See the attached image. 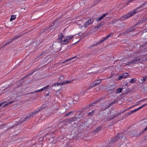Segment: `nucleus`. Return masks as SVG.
I'll use <instances>...</instances> for the list:
<instances>
[{
  "label": "nucleus",
  "instance_id": "obj_1",
  "mask_svg": "<svg viewBox=\"0 0 147 147\" xmlns=\"http://www.w3.org/2000/svg\"><path fill=\"white\" fill-rule=\"evenodd\" d=\"M145 5V3H144L140 6L137 7L136 9H134L132 11L129 12L128 14H126L122 16L120 18V20H123L132 16L134 15L138 12L139 11H141L142 9H138L141 7H142Z\"/></svg>",
  "mask_w": 147,
  "mask_h": 147
},
{
  "label": "nucleus",
  "instance_id": "obj_2",
  "mask_svg": "<svg viewBox=\"0 0 147 147\" xmlns=\"http://www.w3.org/2000/svg\"><path fill=\"white\" fill-rule=\"evenodd\" d=\"M123 138V136L122 134H119L117 136L114 138H112L111 139L109 143L110 144H114V143L117 142L118 141H120L121 138Z\"/></svg>",
  "mask_w": 147,
  "mask_h": 147
},
{
  "label": "nucleus",
  "instance_id": "obj_3",
  "mask_svg": "<svg viewBox=\"0 0 147 147\" xmlns=\"http://www.w3.org/2000/svg\"><path fill=\"white\" fill-rule=\"evenodd\" d=\"M64 36L62 33L59 34L57 40V42H60L62 44L65 45L63 42L64 38Z\"/></svg>",
  "mask_w": 147,
  "mask_h": 147
},
{
  "label": "nucleus",
  "instance_id": "obj_4",
  "mask_svg": "<svg viewBox=\"0 0 147 147\" xmlns=\"http://www.w3.org/2000/svg\"><path fill=\"white\" fill-rule=\"evenodd\" d=\"M83 113L81 111H78L77 113V115L76 117H73L70 120L71 121H74L77 120L79 118H82L83 117Z\"/></svg>",
  "mask_w": 147,
  "mask_h": 147
},
{
  "label": "nucleus",
  "instance_id": "obj_5",
  "mask_svg": "<svg viewBox=\"0 0 147 147\" xmlns=\"http://www.w3.org/2000/svg\"><path fill=\"white\" fill-rule=\"evenodd\" d=\"M46 106L45 105H43L40 108H37L32 113L33 115L37 113L39 111H42L43 109H46Z\"/></svg>",
  "mask_w": 147,
  "mask_h": 147
},
{
  "label": "nucleus",
  "instance_id": "obj_6",
  "mask_svg": "<svg viewBox=\"0 0 147 147\" xmlns=\"http://www.w3.org/2000/svg\"><path fill=\"white\" fill-rule=\"evenodd\" d=\"M46 106L45 105H43L40 108H37L32 113L33 115L37 113L39 111H42L43 109H46Z\"/></svg>",
  "mask_w": 147,
  "mask_h": 147
},
{
  "label": "nucleus",
  "instance_id": "obj_7",
  "mask_svg": "<svg viewBox=\"0 0 147 147\" xmlns=\"http://www.w3.org/2000/svg\"><path fill=\"white\" fill-rule=\"evenodd\" d=\"M75 35H70L66 36L64 38L63 42H65V45L67 44L73 38Z\"/></svg>",
  "mask_w": 147,
  "mask_h": 147
},
{
  "label": "nucleus",
  "instance_id": "obj_8",
  "mask_svg": "<svg viewBox=\"0 0 147 147\" xmlns=\"http://www.w3.org/2000/svg\"><path fill=\"white\" fill-rule=\"evenodd\" d=\"M140 59H136L134 60H132L131 61H128L127 63H126L125 65H131L135 64L138 63Z\"/></svg>",
  "mask_w": 147,
  "mask_h": 147
},
{
  "label": "nucleus",
  "instance_id": "obj_9",
  "mask_svg": "<svg viewBox=\"0 0 147 147\" xmlns=\"http://www.w3.org/2000/svg\"><path fill=\"white\" fill-rule=\"evenodd\" d=\"M113 34L112 33H111L107 35L105 38H103L101 40H100L99 41H98V43L96 44L95 45H97L98 44H99L100 43L102 42L105 40H107L108 38H109L110 37H111L113 36ZM95 46V45H93V46Z\"/></svg>",
  "mask_w": 147,
  "mask_h": 147
},
{
  "label": "nucleus",
  "instance_id": "obj_10",
  "mask_svg": "<svg viewBox=\"0 0 147 147\" xmlns=\"http://www.w3.org/2000/svg\"><path fill=\"white\" fill-rule=\"evenodd\" d=\"M113 34L112 33H111L107 35L105 38H103L101 40H100L99 41H98V43L96 44L95 45H97L98 44H99L100 43L102 42L105 40H107L108 38H109L110 37H111L113 36ZM95 46V45H93V46Z\"/></svg>",
  "mask_w": 147,
  "mask_h": 147
},
{
  "label": "nucleus",
  "instance_id": "obj_11",
  "mask_svg": "<svg viewBox=\"0 0 147 147\" xmlns=\"http://www.w3.org/2000/svg\"><path fill=\"white\" fill-rule=\"evenodd\" d=\"M93 22V20L92 19H90L87 22H85L84 24V27L85 28L87 27L88 25L92 24Z\"/></svg>",
  "mask_w": 147,
  "mask_h": 147
},
{
  "label": "nucleus",
  "instance_id": "obj_12",
  "mask_svg": "<svg viewBox=\"0 0 147 147\" xmlns=\"http://www.w3.org/2000/svg\"><path fill=\"white\" fill-rule=\"evenodd\" d=\"M71 82V81L66 80L64 82L60 83H57L54 84V86H59V85H63L65 84H69Z\"/></svg>",
  "mask_w": 147,
  "mask_h": 147
},
{
  "label": "nucleus",
  "instance_id": "obj_13",
  "mask_svg": "<svg viewBox=\"0 0 147 147\" xmlns=\"http://www.w3.org/2000/svg\"><path fill=\"white\" fill-rule=\"evenodd\" d=\"M49 86L48 85L44 87L43 88H41L40 89L34 91V92H32L30 93H29V94H33L34 93H36L38 92H39L40 91H42L45 90V89H47L48 87H49Z\"/></svg>",
  "mask_w": 147,
  "mask_h": 147
},
{
  "label": "nucleus",
  "instance_id": "obj_14",
  "mask_svg": "<svg viewBox=\"0 0 147 147\" xmlns=\"http://www.w3.org/2000/svg\"><path fill=\"white\" fill-rule=\"evenodd\" d=\"M135 57V56H133L132 55H129L125 57L123 59V61H124L125 62L127 61H129L131 60L132 58Z\"/></svg>",
  "mask_w": 147,
  "mask_h": 147
},
{
  "label": "nucleus",
  "instance_id": "obj_15",
  "mask_svg": "<svg viewBox=\"0 0 147 147\" xmlns=\"http://www.w3.org/2000/svg\"><path fill=\"white\" fill-rule=\"evenodd\" d=\"M33 115L32 114V113L28 114L26 117L24 118V120L23 121H22V122H24L26 120L29 119L31 118V117Z\"/></svg>",
  "mask_w": 147,
  "mask_h": 147
},
{
  "label": "nucleus",
  "instance_id": "obj_16",
  "mask_svg": "<svg viewBox=\"0 0 147 147\" xmlns=\"http://www.w3.org/2000/svg\"><path fill=\"white\" fill-rule=\"evenodd\" d=\"M108 13H107L105 14H103L102 16L100 17L97 18L96 19V21L97 22H98L100 20H102L105 16H106L107 15H108Z\"/></svg>",
  "mask_w": 147,
  "mask_h": 147
},
{
  "label": "nucleus",
  "instance_id": "obj_17",
  "mask_svg": "<svg viewBox=\"0 0 147 147\" xmlns=\"http://www.w3.org/2000/svg\"><path fill=\"white\" fill-rule=\"evenodd\" d=\"M147 78L146 76H145L144 77H142L140 79H139L138 81L140 83H142L144 82Z\"/></svg>",
  "mask_w": 147,
  "mask_h": 147
},
{
  "label": "nucleus",
  "instance_id": "obj_18",
  "mask_svg": "<svg viewBox=\"0 0 147 147\" xmlns=\"http://www.w3.org/2000/svg\"><path fill=\"white\" fill-rule=\"evenodd\" d=\"M103 80V79H101L98 80H97L96 82L94 83L93 84V85L92 86H91V88H92L94 87L95 86L98 85V84H100V82H101V81Z\"/></svg>",
  "mask_w": 147,
  "mask_h": 147
},
{
  "label": "nucleus",
  "instance_id": "obj_19",
  "mask_svg": "<svg viewBox=\"0 0 147 147\" xmlns=\"http://www.w3.org/2000/svg\"><path fill=\"white\" fill-rule=\"evenodd\" d=\"M79 100V96L78 95H75L74 96L73 101H78Z\"/></svg>",
  "mask_w": 147,
  "mask_h": 147
},
{
  "label": "nucleus",
  "instance_id": "obj_20",
  "mask_svg": "<svg viewBox=\"0 0 147 147\" xmlns=\"http://www.w3.org/2000/svg\"><path fill=\"white\" fill-rule=\"evenodd\" d=\"M123 88H118L116 91L115 92L117 93H119L121 92Z\"/></svg>",
  "mask_w": 147,
  "mask_h": 147
},
{
  "label": "nucleus",
  "instance_id": "obj_21",
  "mask_svg": "<svg viewBox=\"0 0 147 147\" xmlns=\"http://www.w3.org/2000/svg\"><path fill=\"white\" fill-rule=\"evenodd\" d=\"M122 76L124 78H125L128 77L129 75L128 73H124Z\"/></svg>",
  "mask_w": 147,
  "mask_h": 147
},
{
  "label": "nucleus",
  "instance_id": "obj_22",
  "mask_svg": "<svg viewBox=\"0 0 147 147\" xmlns=\"http://www.w3.org/2000/svg\"><path fill=\"white\" fill-rule=\"evenodd\" d=\"M137 81V80L135 78H134L133 79H131L130 81H129V82L130 83H135V82Z\"/></svg>",
  "mask_w": 147,
  "mask_h": 147
},
{
  "label": "nucleus",
  "instance_id": "obj_23",
  "mask_svg": "<svg viewBox=\"0 0 147 147\" xmlns=\"http://www.w3.org/2000/svg\"><path fill=\"white\" fill-rule=\"evenodd\" d=\"M13 102V101H11L7 102L3 106V107H5L6 106L12 104Z\"/></svg>",
  "mask_w": 147,
  "mask_h": 147
},
{
  "label": "nucleus",
  "instance_id": "obj_24",
  "mask_svg": "<svg viewBox=\"0 0 147 147\" xmlns=\"http://www.w3.org/2000/svg\"><path fill=\"white\" fill-rule=\"evenodd\" d=\"M16 18V16L15 15H12L11 16L10 19V21L14 20Z\"/></svg>",
  "mask_w": 147,
  "mask_h": 147
},
{
  "label": "nucleus",
  "instance_id": "obj_25",
  "mask_svg": "<svg viewBox=\"0 0 147 147\" xmlns=\"http://www.w3.org/2000/svg\"><path fill=\"white\" fill-rule=\"evenodd\" d=\"M135 30V29H133L132 28H130L129 29L127 30V31L125 32V33H128L130 32H132L133 30Z\"/></svg>",
  "mask_w": 147,
  "mask_h": 147
},
{
  "label": "nucleus",
  "instance_id": "obj_26",
  "mask_svg": "<svg viewBox=\"0 0 147 147\" xmlns=\"http://www.w3.org/2000/svg\"><path fill=\"white\" fill-rule=\"evenodd\" d=\"M94 110H93L91 112H89L88 114L89 116H92L94 114Z\"/></svg>",
  "mask_w": 147,
  "mask_h": 147
},
{
  "label": "nucleus",
  "instance_id": "obj_27",
  "mask_svg": "<svg viewBox=\"0 0 147 147\" xmlns=\"http://www.w3.org/2000/svg\"><path fill=\"white\" fill-rule=\"evenodd\" d=\"M100 127H98L96 128L94 132H97L99 130H100Z\"/></svg>",
  "mask_w": 147,
  "mask_h": 147
},
{
  "label": "nucleus",
  "instance_id": "obj_28",
  "mask_svg": "<svg viewBox=\"0 0 147 147\" xmlns=\"http://www.w3.org/2000/svg\"><path fill=\"white\" fill-rule=\"evenodd\" d=\"M147 105V104H144L142 105L140 107H138V108L139 109H139H142V108L143 107H144V106H145Z\"/></svg>",
  "mask_w": 147,
  "mask_h": 147
},
{
  "label": "nucleus",
  "instance_id": "obj_29",
  "mask_svg": "<svg viewBox=\"0 0 147 147\" xmlns=\"http://www.w3.org/2000/svg\"><path fill=\"white\" fill-rule=\"evenodd\" d=\"M147 105V104H144L142 105L140 107H138V108L139 109H139H142V108L143 107H144V106H145Z\"/></svg>",
  "mask_w": 147,
  "mask_h": 147
},
{
  "label": "nucleus",
  "instance_id": "obj_30",
  "mask_svg": "<svg viewBox=\"0 0 147 147\" xmlns=\"http://www.w3.org/2000/svg\"><path fill=\"white\" fill-rule=\"evenodd\" d=\"M73 112V111H70L68 112L67 113H66V114H65V117L67 116H68L69 114L71 113H72Z\"/></svg>",
  "mask_w": 147,
  "mask_h": 147
},
{
  "label": "nucleus",
  "instance_id": "obj_31",
  "mask_svg": "<svg viewBox=\"0 0 147 147\" xmlns=\"http://www.w3.org/2000/svg\"><path fill=\"white\" fill-rule=\"evenodd\" d=\"M76 56H75V57H72V58H70V59H67V60L65 61V62L69 61H70V60H72V59H74V58H76Z\"/></svg>",
  "mask_w": 147,
  "mask_h": 147
},
{
  "label": "nucleus",
  "instance_id": "obj_32",
  "mask_svg": "<svg viewBox=\"0 0 147 147\" xmlns=\"http://www.w3.org/2000/svg\"><path fill=\"white\" fill-rule=\"evenodd\" d=\"M21 36V35H19V36H16L14 38H13L12 40H14V39H17L18 38H19V37H20Z\"/></svg>",
  "mask_w": 147,
  "mask_h": 147
},
{
  "label": "nucleus",
  "instance_id": "obj_33",
  "mask_svg": "<svg viewBox=\"0 0 147 147\" xmlns=\"http://www.w3.org/2000/svg\"><path fill=\"white\" fill-rule=\"evenodd\" d=\"M123 78H124L123 77V76L121 75V76H119V80H121Z\"/></svg>",
  "mask_w": 147,
  "mask_h": 147
},
{
  "label": "nucleus",
  "instance_id": "obj_34",
  "mask_svg": "<svg viewBox=\"0 0 147 147\" xmlns=\"http://www.w3.org/2000/svg\"><path fill=\"white\" fill-rule=\"evenodd\" d=\"M102 25V24H99L96 27L97 28H99Z\"/></svg>",
  "mask_w": 147,
  "mask_h": 147
},
{
  "label": "nucleus",
  "instance_id": "obj_35",
  "mask_svg": "<svg viewBox=\"0 0 147 147\" xmlns=\"http://www.w3.org/2000/svg\"><path fill=\"white\" fill-rule=\"evenodd\" d=\"M35 71H36V70H34L32 71V72L30 73L29 74H28V76L32 75L34 72H35Z\"/></svg>",
  "mask_w": 147,
  "mask_h": 147
},
{
  "label": "nucleus",
  "instance_id": "obj_36",
  "mask_svg": "<svg viewBox=\"0 0 147 147\" xmlns=\"http://www.w3.org/2000/svg\"><path fill=\"white\" fill-rule=\"evenodd\" d=\"M60 80H62L63 79V75H60Z\"/></svg>",
  "mask_w": 147,
  "mask_h": 147
},
{
  "label": "nucleus",
  "instance_id": "obj_37",
  "mask_svg": "<svg viewBox=\"0 0 147 147\" xmlns=\"http://www.w3.org/2000/svg\"><path fill=\"white\" fill-rule=\"evenodd\" d=\"M138 110H139V109H138V108L136 109H134V110H133L134 111V112L137 111H138Z\"/></svg>",
  "mask_w": 147,
  "mask_h": 147
},
{
  "label": "nucleus",
  "instance_id": "obj_38",
  "mask_svg": "<svg viewBox=\"0 0 147 147\" xmlns=\"http://www.w3.org/2000/svg\"><path fill=\"white\" fill-rule=\"evenodd\" d=\"M133 0H129L128 2L127 3L126 5L129 4V3L131 2Z\"/></svg>",
  "mask_w": 147,
  "mask_h": 147
},
{
  "label": "nucleus",
  "instance_id": "obj_39",
  "mask_svg": "<svg viewBox=\"0 0 147 147\" xmlns=\"http://www.w3.org/2000/svg\"><path fill=\"white\" fill-rule=\"evenodd\" d=\"M147 130V126L143 130V131L142 132V133H143L144 132L146 131Z\"/></svg>",
  "mask_w": 147,
  "mask_h": 147
},
{
  "label": "nucleus",
  "instance_id": "obj_40",
  "mask_svg": "<svg viewBox=\"0 0 147 147\" xmlns=\"http://www.w3.org/2000/svg\"><path fill=\"white\" fill-rule=\"evenodd\" d=\"M112 104V103L111 102L110 103L108 106L107 107V108H108L109 107L110 105H111Z\"/></svg>",
  "mask_w": 147,
  "mask_h": 147
},
{
  "label": "nucleus",
  "instance_id": "obj_41",
  "mask_svg": "<svg viewBox=\"0 0 147 147\" xmlns=\"http://www.w3.org/2000/svg\"><path fill=\"white\" fill-rule=\"evenodd\" d=\"M100 100V99L98 100H97L96 101H95L94 102H93V104H94L96 103L97 102L99 101Z\"/></svg>",
  "mask_w": 147,
  "mask_h": 147
},
{
  "label": "nucleus",
  "instance_id": "obj_42",
  "mask_svg": "<svg viewBox=\"0 0 147 147\" xmlns=\"http://www.w3.org/2000/svg\"><path fill=\"white\" fill-rule=\"evenodd\" d=\"M130 112V113H131V114L133 113H134V112L133 110L131 111Z\"/></svg>",
  "mask_w": 147,
  "mask_h": 147
},
{
  "label": "nucleus",
  "instance_id": "obj_43",
  "mask_svg": "<svg viewBox=\"0 0 147 147\" xmlns=\"http://www.w3.org/2000/svg\"><path fill=\"white\" fill-rule=\"evenodd\" d=\"M129 115H131V113H130V112H129L127 113Z\"/></svg>",
  "mask_w": 147,
  "mask_h": 147
},
{
  "label": "nucleus",
  "instance_id": "obj_44",
  "mask_svg": "<svg viewBox=\"0 0 147 147\" xmlns=\"http://www.w3.org/2000/svg\"><path fill=\"white\" fill-rule=\"evenodd\" d=\"M139 53V52H136L135 53V54H138V53Z\"/></svg>",
  "mask_w": 147,
  "mask_h": 147
},
{
  "label": "nucleus",
  "instance_id": "obj_45",
  "mask_svg": "<svg viewBox=\"0 0 147 147\" xmlns=\"http://www.w3.org/2000/svg\"><path fill=\"white\" fill-rule=\"evenodd\" d=\"M145 39H147V38H146V37H145Z\"/></svg>",
  "mask_w": 147,
  "mask_h": 147
},
{
  "label": "nucleus",
  "instance_id": "obj_46",
  "mask_svg": "<svg viewBox=\"0 0 147 147\" xmlns=\"http://www.w3.org/2000/svg\"><path fill=\"white\" fill-rule=\"evenodd\" d=\"M65 62H64H64H63V63H65Z\"/></svg>",
  "mask_w": 147,
  "mask_h": 147
},
{
  "label": "nucleus",
  "instance_id": "obj_47",
  "mask_svg": "<svg viewBox=\"0 0 147 147\" xmlns=\"http://www.w3.org/2000/svg\"><path fill=\"white\" fill-rule=\"evenodd\" d=\"M49 94H47V96H49Z\"/></svg>",
  "mask_w": 147,
  "mask_h": 147
},
{
  "label": "nucleus",
  "instance_id": "obj_48",
  "mask_svg": "<svg viewBox=\"0 0 147 147\" xmlns=\"http://www.w3.org/2000/svg\"><path fill=\"white\" fill-rule=\"evenodd\" d=\"M125 140H126V139H125Z\"/></svg>",
  "mask_w": 147,
  "mask_h": 147
},
{
  "label": "nucleus",
  "instance_id": "obj_49",
  "mask_svg": "<svg viewBox=\"0 0 147 147\" xmlns=\"http://www.w3.org/2000/svg\"><path fill=\"white\" fill-rule=\"evenodd\" d=\"M146 60H147V58L146 59Z\"/></svg>",
  "mask_w": 147,
  "mask_h": 147
}]
</instances>
